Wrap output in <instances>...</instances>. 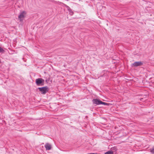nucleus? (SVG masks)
Wrapping results in <instances>:
<instances>
[{"instance_id": "423d86ee", "label": "nucleus", "mask_w": 154, "mask_h": 154, "mask_svg": "<svg viewBox=\"0 0 154 154\" xmlns=\"http://www.w3.org/2000/svg\"><path fill=\"white\" fill-rule=\"evenodd\" d=\"M45 147L47 150H50L51 149V145L48 143H46L45 144Z\"/></svg>"}, {"instance_id": "0eeeda50", "label": "nucleus", "mask_w": 154, "mask_h": 154, "mask_svg": "<svg viewBox=\"0 0 154 154\" xmlns=\"http://www.w3.org/2000/svg\"><path fill=\"white\" fill-rule=\"evenodd\" d=\"M66 7L67 8V10L68 11L69 14L71 15H73L74 14V12L70 8V7L68 6H66Z\"/></svg>"}, {"instance_id": "9d476101", "label": "nucleus", "mask_w": 154, "mask_h": 154, "mask_svg": "<svg viewBox=\"0 0 154 154\" xmlns=\"http://www.w3.org/2000/svg\"><path fill=\"white\" fill-rule=\"evenodd\" d=\"M101 104H103L105 105H108V103H105L104 102H103L102 101H101Z\"/></svg>"}, {"instance_id": "39448f33", "label": "nucleus", "mask_w": 154, "mask_h": 154, "mask_svg": "<svg viewBox=\"0 0 154 154\" xmlns=\"http://www.w3.org/2000/svg\"><path fill=\"white\" fill-rule=\"evenodd\" d=\"M101 101L97 99H94L92 100L93 103L96 105L101 104Z\"/></svg>"}, {"instance_id": "f03ea898", "label": "nucleus", "mask_w": 154, "mask_h": 154, "mask_svg": "<svg viewBox=\"0 0 154 154\" xmlns=\"http://www.w3.org/2000/svg\"><path fill=\"white\" fill-rule=\"evenodd\" d=\"M38 89L40 91L41 93L43 94H45L49 90L48 87L47 86L38 88Z\"/></svg>"}, {"instance_id": "9b49d317", "label": "nucleus", "mask_w": 154, "mask_h": 154, "mask_svg": "<svg viewBox=\"0 0 154 154\" xmlns=\"http://www.w3.org/2000/svg\"><path fill=\"white\" fill-rule=\"evenodd\" d=\"M4 51V50L3 48L0 47V52H2Z\"/></svg>"}, {"instance_id": "20e7f679", "label": "nucleus", "mask_w": 154, "mask_h": 154, "mask_svg": "<svg viewBox=\"0 0 154 154\" xmlns=\"http://www.w3.org/2000/svg\"><path fill=\"white\" fill-rule=\"evenodd\" d=\"M143 65V63L141 61L135 62L132 64V65L134 67H137L141 66Z\"/></svg>"}, {"instance_id": "6e6552de", "label": "nucleus", "mask_w": 154, "mask_h": 154, "mask_svg": "<svg viewBox=\"0 0 154 154\" xmlns=\"http://www.w3.org/2000/svg\"><path fill=\"white\" fill-rule=\"evenodd\" d=\"M113 152L112 151H108L105 153V154H113Z\"/></svg>"}, {"instance_id": "7ed1b4c3", "label": "nucleus", "mask_w": 154, "mask_h": 154, "mask_svg": "<svg viewBox=\"0 0 154 154\" xmlns=\"http://www.w3.org/2000/svg\"><path fill=\"white\" fill-rule=\"evenodd\" d=\"M26 13L24 11L20 13V15L18 16V18L20 21L23 20V18L24 17V15Z\"/></svg>"}, {"instance_id": "f257e3e1", "label": "nucleus", "mask_w": 154, "mask_h": 154, "mask_svg": "<svg viewBox=\"0 0 154 154\" xmlns=\"http://www.w3.org/2000/svg\"><path fill=\"white\" fill-rule=\"evenodd\" d=\"M45 80L42 78H38L35 80V83L38 86H43L44 85Z\"/></svg>"}, {"instance_id": "1a4fd4ad", "label": "nucleus", "mask_w": 154, "mask_h": 154, "mask_svg": "<svg viewBox=\"0 0 154 154\" xmlns=\"http://www.w3.org/2000/svg\"><path fill=\"white\" fill-rule=\"evenodd\" d=\"M150 151L152 153L154 154V146L150 149Z\"/></svg>"}]
</instances>
